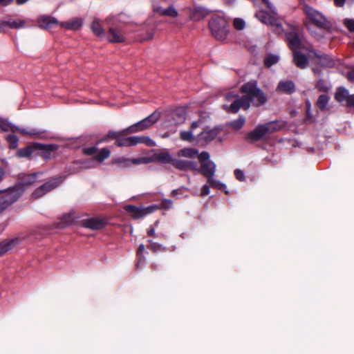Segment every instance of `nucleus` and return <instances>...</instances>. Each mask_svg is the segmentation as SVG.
<instances>
[{
	"instance_id": "1",
	"label": "nucleus",
	"mask_w": 354,
	"mask_h": 354,
	"mask_svg": "<svg viewBox=\"0 0 354 354\" xmlns=\"http://www.w3.org/2000/svg\"><path fill=\"white\" fill-rule=\"evenodd\" d=\"M241 91L245 95L243 97L248 100L249 107L250 102L253 101V104L256 106H261L267 102V97L266 94L257 87L255 82H250L244 84Z\"/></svg>"
},
{
	"instance_id": "2",
	"label": "nucleus",
	"mask_w": 354,
	"mask_h": 354,
	"mask_svg": "<svg viewBox=\"0 0 354 354\" xmlns=\"http://www.w3.org/2000/svg\"><path fill=\"white\" fill-rule=\"evenodd\" d=\"M209 27L212 35L218 40L227 38L229 28L225 18L221 15H214L209 22Z\"/></svg>"
},
{
	"instance_id": "3",
	"label": "nucleus",
	"mask_w": 354,
	"mask_h": 354,
	"mask_svg": "<svg viewBox=\"0 0 354 354\" xmlns=\"http://www.w3.org/2000/svg\"><path fill=\"white\" fill-rule=\"evenodd\" d=\"M226 103L223 104V109L230 113H237L239 110L242 108L244 110L249 109L248 100L243 96H239L237 94L232 92L228 93L225 95Z\"/></svg>"
},
{
	"instance_id": "4",
	"label": "nucleus",
	"mask_w": 354,
	"mask_h": 354,
	"mask_svg": "<svg viewBox=\"0 0 354 354\" xmlns=\"http://www.w3.org/2000/svg\"><path fill=\"white\" fill-rule=\"evenodd\" d=\"M304 12L307 20L321 29H328L330 27V24L324 14L315 8L305 5L304 6Z\"/></svg>"
},
{
	"instance_id": "5",
	"label": "nucleus",
	"mask_w": 354,
	"mask_h": 354,
	"mask_svg": "<svg viewBox=\"0 0 354 354\" xmlns=\"http://www.w3.org/2000/svg\"><path fill=\"white\" fill-rule=\"evenodd\" d=\"M111 138H115V145L118 147H131L140 143L145 144L147 146H155V142L148 136H132L124 138L123 134H111Z\"/></svg>"
},
{
	"instance_id": "6",
	"label": "nucleus",
	"mask_w": 354,
	"mask_h": 354,
	"mask_svg": "<svg viewBox=\"0 0 354 354\" xmlns=\"http://www.w3.org/2000/svg\"><path fill=\"white\" fill-rule=\"evenodd\" d=\"M22 194L20 186L9 188L0 195V214L17 201Z\"/></svg>"
},
{
	"instance_id": "7",
	"label": "nucleus",
	"mask_w": 354,
	"mask_h": 354,
	"mask_svg": "<svg viewBox=\"0 0 354 354\" xmlns=\"http://www.w3.org/2000/svg\"><path fill=\"white\" fill-rule=\"evenodd\" d=\"M160 112L154 111L146 118L127 128L122 133H135L146 131L160 119Z\"/></svg>"
},
{
	"instance_id": "8",
	"label": "nucleus",
	"mask_w": 354,
	"mask_h": 354,
	"mask_svg": "<svg viewBox=\"0 0 354 354\" xmlns=\"http://www.w3.org/2000/svg\"><path fill=\"white\" fill-rule=\"evenodd\" d=\"M290 126L282 120H275L257 126L253 133H272L290 131Z\"/></svg>"
},
{
	"instance_id": "9",
	"label": "nucleus",
	"mask_w": 354,
	"mask_h": 354,
	"mask_svg": "<svg viewBox=\"0 0 354 354\" xmlns=\"http://www.w3.org/2000/svg\"><path fill=\"white\" fill-rule=\"evenodd\" d=\"M174 159L170 153L167 151H161L160 153H155L151 156H144L138 158L134 160L135 163H143L145 165L151 162H160L162 164H171L172 165Z\"/></svg>"
},
{
	"instance_id": "10",
	"label": "nucleus",
	"mask_w": 354,
	"mask_h": 354,
	"mask_svg": "<svg viewBox=\"0 0 354 354\" xmlns=\"http://www.w3.org/2000/svg\"><path fill=\"white\" fill-rule=\"evenodd\" d=\"M186 109L183 107H178L167 114L164 124L166 127L172 129L184 123L186 120Z\"/></svg>"
},
{
	"instance_id": "11",
	"label": "nucleus",
	"mask_w": 354,
	"mask_h": 354,
	"mask_svg": "<svg viewBox=\"0 0 354 354\" xmlns=\"http://www.w3.org/2000/svg\"><path fill=\"white\" fill-rule=\"evenodd\" d=\"M244 140L247 142L255 145L263 149H266L267 146L274 144L270 134H245Z\"/></svg>"
},
{
	"instance_id": "12",
	"label": "nucleus",
	"mask_w": 354,
	"mask_h": 354,
	"mask_svg": "<svg viewBox=\"0 0 354 354\" xmlns=\"http://www.w3.org/2000/svg\"><path fill=\"white\" fill-rule=\"evenodd\" d=\"M62 183L61 178H54L37 188L32 194V196L39 198L51 190L57 187Z\"/></svg>"
},
{
	"instance_id": "13",
	"label": "nucleus",
	"mask_w": 354,
	"mask_h": 354,
	"mask_svg": "<svg viewBox=\"0 0 354 354\" xmlns=\"http://www.w3.org/2000/svg\"><path fill=\"white\" fill-rule=\"evenodd\" d=\"M256 17L263 24H270L273 27L274 30L280 34L283 32V28L281 21L274 17L268 15L263 11H259L256 13Z\"/></svg>"
},
{
	"instance_id": "14",
	"label": "nucleus",
	"mask_w": 354,
	"mask_h": 354,
	"mask_svg": "<svg viewBox=\"0 0 354 354\" xmlns=\"http://www.w3.org/2000/svg\"><path fill=\"white\" fill-rule=\"evenodd\" d=\"M35 155L41 157L47 161L51 158V152L58 149V145L54 144H42L39 142Z\"/></svg>"
},
{
	"instance_id": "15",
	"label": "nucleus",
	"mask_w": 354,
	"mask_h": 354,
	"mask_svg": "<svg viewBox=\"0 0 354 354\" xmlns=\"http://www.w3.org/2000/svg\"><path fill=\"white\" fill-rule=\"evenodd\" d=\"M107 224V222L104 219H102L97 217L84 219L82 221V225L84 227L99 230L103 229Z\"/></svg>"
},
{
	"instance_id": "16",
	"label": "nucleus",
	"mask_w": 354,
	"mask_h": 354,
	"mask_svg": "<svg viewBox=\"0 0 354 354\" xmlns=\"http://www.w3.org/2000/svg\"><path fill=\"white\" fill-rule=\"evenodd\" d=\"M40 147L39 145V142H33L30 144H28L25 147L21 148L17 150L16 153V156L20 158H28L30 159L32 157V155L35 153L37 147Z\"/></svg>"
},
{
	"instance_id": "17",
	"label": "nucleus",
	"mask_w": 354,
	"mask_h": 354,
	"mask_svg": "<svg viewBox=\"0 0 354 354\" xmlns=\"http://www.w3.org/2000/svg\"><path fill=\"white\" fill-rule=\"evenodd\" d=\"M172 165L180 171H195L197 169L198 164L195 161L174 158Z\"/></svg>"
},
{
	"instance_id": "18",
	"label": "nucleus",
	"mask_w": 354,
	"mask_h": 354,
	"mask_svg": "<svg viewBox=\"0 0 354 354\" xmlns=\"http://www.w3.org/2000/svg\"><path fill=\"white\" fill-rule=\"evenodd\" d=\"M216 167V164L213 161H207V162H202L200 168L197 167L196 171L208 179V178L214 176Z\"/></svg>"
},
{
	"instance_id": "19",
	"label": "nucleus",
	"mask_w": 354,
	"mask_h": 354,
	"mask_svg": "<svg viewBox=\"0 0 354 354\" xmlns=\"http://www.w3.org/2000/svg\"><path fill=\"white\" fill-rule=\"evenodd\" d=\"M105 37L109 41L112 43H121L125 40L124 34L120 30L115 28H110Z\"/></svg>"
},
{
	"instance_id": "20",
	"label": "nucleus",
	"mask_w": 354,
	"mask_h": 354,
	"mask_svg": "<svg viewBox=\"0 0 354 354\" xmlns=\"http://www.w3.org/2000/svg\"><path fill=\"white\" fill-rule=\"evenodd\" d=\"M153 11L160 16H166L175 18L178 15V11L173 6H170L167 8H163L160 6L153 5Z\"/></svg>"
},
{
	"instance_id": "21",
	"label": "nucleus",
	"mask_w": 354,
	"mask_h": 354,
	"mask_svg": "<svg viewBox=\"0 0 354 354\" xmlns=\"http://www.w3.org/2000/svg\"><path fill=\"white\" fill-rule=\"evenodd\" d=\"M276 91L281 93L291 94L295 92V86L291 80L280 81L276 88Z\"/></svg>"
},
{
	"instance_id": "22",
	"label": "nucleus",
	"mask_w": 354,
	"mask_h": 354,
	"mask_svg": "<svg viewBox=\"0 0 354 354\" xmlns=\"http://www.w3.org/2000/svg\"><path fill=\"white\" fill-rule=\"evenodd\" d=\"M21 241L19 238L5 239L0 242V257L10 251L14 246L18 245Z\"/></svg>"
},
{
	"instance_id": "23",
	"label": "nucleus",
	"mask_w": 354,
	"mask_h": 354,
	"mask_svg": "<svg viewBox=\"0 0 354 354\" xmlns=\"http://www.w3.org/2000/svg\"><path fill=\"white\" fill-rule=\"evenodd\" d=\"M59 25L66 30L75 31L81 28L83 25V20L81 18H74L68 21L62 22Z\"/></svg>"
},
{
	"instance_id": "24",
	"label": "nucleus",
	"mask_w": 354,
	"mask_h": 354,
	"mask_svg": "<svg viewBox=\"0 0 354 354\" xmlns=\"http://www.w3.org/2000/svg\"><path fill=\"white\" fill-rule=\"evenodd\" d=\"M286 38L287 40L288 41L290 48L292 50H294V52L297 51V49L301 48V41L299 38L297 33H295V32H288L286 35Z\"/></svg>"
},
{
	"instance_id": "25",
	"label": "nucleus",
	"mask_w": 354,
	"mask_h": 354,
	"mask_svg": "<svg viewBox=\"0 0 354 354\" xmlns=\"http://www.w3.org/2000/svg\"><path fill=\"white\" fill-rule=\"evenodd\" d=\"M37 22L39 26L41 28H50L53 25L59 24L56 18L48 15H44L40 17L38 19Z\"/></svg>"
},
{
	"instance_id": "26",
	"label": "nucleus",
	"mask_w": 354,
	"mask_h": 354,
	"mask_svg": "<svg viewBox=\"0 0 354 354\" xmlns=\"http://www.w3.org/2000/svg\"><path fill=\"white\" fill-rule=\"evenodd\" d=\"M209 15V11L203 7H196L191 10L190 19L193 21H200Z\"/></svg>"
},
{
	"instance_id": "27",
	"label": "nucleus",
	"mask_w": 354,
	"mask_h": 354,
	"mask_svg": "<svg viewBox=\"0 0 354 354\" xmlns=\"http://www.w3.org/2000/svg\"><path fill=\"white\" fill-rule=\"evenodd\" d=\"M91 30L95 35L100 38L105 37V31L103 28L100 19L95 18L91 24Z\"/></svg>"
},
{
	"instance_id": "28",
	"label": "nucleus",
	"mask_w": 354,
	"mask_h": 354,
	"mask_svg": "<svg viewBox=\"0 0 354 354\" xmlns=\"http://www.w3.org/2000/svg\"><path fill=\"white\" fill-rule=\"evenodd\" d=\"M124 209L134 219H138L145 216L142 207H139L133 205H127L124 207Z\"/></svg>"
},
{
	"instance_id": "29",
	"label": "nucleus",
	"mask_w": 354,
	"mask_h": 354,
	"mask_svg": "<svg viewBox=\"0 0 354 354\" xmlns=\"http://www.w3.org/2000/svg\"><path fill=\"white\" fill-rule=\"evenodd\" d=\"M293 62L297 67L301 68H306L308 64L306 57L298 51L294 52Z\"/></svg>"
},
{
	"instance_id": "30",
	"label": "nucleus",
	"mask_w": 354,
	"mask_h": 354,
	"mask_svg": "<svg viewBox=\"0 0 354 354\" xmlns=\"http://www.w3.org/2000/svg\"><path fill=\"white\" fill-rule=\"evenodd\" d=\"M0 131L12 132L15 133L19 131L20 133H24L22 130L18 127L11 124L7 120L0 119Z\"/></svg>"
},
{
	"instance_id": "31",
	"label": "nucleus",
	"mask_w": 354,
	"mask_h": 354,
	"mask_svg": "<svg viewBox=\"0 0 354 354\" xmlns=\"http://www.w3.org/2000/svg\"><path fill=\"white\" fill-rule=\"evenodd\" d=\"M198 153V151L193 148H183L178 151V157L194 158Z\"/></svg>"
},
{
	"instance_id": "32",
	"label": "nucleus",
	"mask_w": 354,
	"mask_h": 354,
	"mask_svg": "<svg viewBox=\"0 0 354 354\" xmlns=\"http://www.w3.org/2000/svg\"><path fill=\"white\" fill-rule=\"evenodd\" d=\"M217 134H198L197 144L200 146H204L213 141Z\"/></svg>"
},
{
	"instance_id": "33",
	"label": "nucleus",
	"mask_w": 354,
	"mask_h": 354,
	"mask_svg": "<svg viewBox=\"0 0 354 354\" xmlns=\"http://www.w3.org/2000/svg\"><path fill=\"white\" fill-rule=\"evenodd\" d=\"M245 124V118L243 117H240L238 119L229 122L227 126L228 127L227 130L230 131H239L242 128V127Z\"/></svg>"
},
{
	"instance_id": "34",
	"label": "nucleus",
	"mask_w": 354,
	"mask_h": 354,
	"mask_svg": "<svg viewBox=\"0 0 354 354\" xmlns=\"http://www.w3.org/2000/svg\"><path fill=\"white\" fill-rule=\"evenodd\" d=\"M350 95H349L348 90L341 87L337 90V92L335 93V99L339 102L344 101H346L347 102Z\"/></svg>"
},
{
	"instance_id": "35",
	"label": "nucleus",
	"mask_w": 354,
	"mask_h": 354,
	"mask_svg": "<svg viewBox=\"0 0 354 354\" xmlns=\"http://www.w3.org/2000/svg\"><path fill=\"white\" fill-rule=\"evenodd\" d=\"M317 63L324 67H333L335 61L328 55H322L317 58Z\"/></svg>"
},
{
	"instance_id": "36",
	"label": "nucleus",
	"mask_w": 354,
	"mask_h": 354,
	"mask_svg": "<svg viewBox=\"0 0 354 354\" xmlns=\"http://www.w3.org/2000/svg\"><path fill=\"white\" fill-rule=\"evenodd\" d=\"M138 158H127L124 157H119L115 158L113 160V163L122 165L124 167H130L132 164L133 165H141L142 163H135L133 162L134 160H136Z\"/></svg>"
},
{
	"instance_id": "37",
	"label": "nucleus",
	"mask_w": 354,
	"mask_h": 354,
	"mask_svg": "<svg viewBox=\"0 0 354 354\" xmlns=\"http://www.w3.org/2000/svg\"><path fill=\"white\" fill-rule=\"evenodd\" d=\"M111 152L108 148H103L94 156L93 160L102 162L108 158Z\"/></svg>"
},
{
	"instance_id": "38",
	"label": "nucleus",
	"mask_w": 354,
	"mask_h": 354,
	"mask_svg": "<svg viewBox=\"0 0 354 354\" xmlns=\"http://www.w3.org/2000/svg\"><path fill=\"white\" fill-rule=\"evenodd\" d=\"M26 22V21L24 19H18L3 22V24L8 25L12 28H20L25 26Z\"/></svg>"
},
{
	"instance_id": "39",
	"label": "nucleus",
	"mask_w": 354,
	"mask_h": 354,
	"mask_svg": "<svg viewBox=\"0 0 354 354\" xmlns=\"http://www.w3.org/2000/svg\"><path fill=\"white\" fill-rule=\"evenodd\" d=\"M10 149H17L18 146L19 138L16 134H8L6 138Z\"/></svg>"
},
{
	"instance_id": "40",
	"label": "nucleus",
	"mask_w": 354,
	"mask_h": 354,
	"mask_svg": "<svg viewBox=\"0 0 354 354\" xmlns=\"http://www.w3.org/2000/svg\"><path fill=\"white\" fill-rule=\"evenodd\" d=\"M37 174H38L37 173H32V174L25 175L21 178L22 183L26 185H32V183H34L36 181Z\"/></svg>"
},
{
	"instance_id": "41",
	"label": "nucleus",
	"mask_w": 354,
	"mask_h": 354,
	"mask_svg": "<svg viewBox=\"0 0 354 354\" xmlns=\"http://www.w3.org/2000/svg\"><path fill=\"white\" fill-rule=\"evenodd\" d=\"M207 182L212 187L219 190H224L226 188V185L225 184L215 180L214 177L208 178V179H207Z\"/></svg>"
},
{
	"instance_id": "42",
	"label": "nucleus",
	"mask_w": 354,
	"mask_h": 354,
	"mask_svg": "<svg viewBox=\"0 0 354 354\" xmlns=\"http://www.w3.org/2000/svg\"><path fill=\"white\" fill-rule=\"evenodd\" d=\"M149 245L147 246V248L153 252H162L165 250V248L160 243L149 240Z\"/></svg>"
},
{
	"instance_id": "43",
	"label": "nucleus",
	"mask_w": 354,
	"mask_h": 354,
	"mask_svg": "<svg viewBox=\"0 0 354 354\" xmlns=\"http://www.w3.org/2000/svg\"><path fill=\"white\" fill-rule=\"evenodd\" d=\"M329 97L326 94L321 95L318 100L317 104L321 109H325L327 106L328 102Z\"/></svg>"
},
{
	"instance_id": "44",
	"label": "nucleus",
	"mask_w": 354,
	"mask_h": 354,
	"mask_svg": "<svg viewBox=\"0 0 354 354\" xmlns=\"http://www.w3.org/2000/svg\"><path fill=\"white\" fill-rule=\"evenodd\" d=\"M73 220H74V216H73L72 214H66L64 215H63V216L62 217V219H61V222H62V227H64L66 225H69L73 223Z\"/></svg>"
},
{
	"instance_id": "45",
	"label": "nucleus",
	"mask_w": 354,
	"mask_h": 354,
	"mask_svg": "<svg viewBox=\"0 0 354 354\" xmlns=\"http://www.w3.org/2000/svg\"><path fill=\"white\" fill-rule=\"evenodd\" d=\"M279 60V58L277 56L274 55H268L264 59L265 65L268 67H270L274 64L277 63Z\"/></svg>"
},
{
	"instance_id": "46",
	"label": "nucleus",
	"mask_w": 354,
	"mask_h": 354,
	"mask_svg": "<svg viewBox=\"0 0 354 354\" xmlns=\"http://www.w3.org/2000/svg\"><path fill=\"white\" fill-rule=\"evenodd\" d=\"M233 26L237 30H243L245 27V22L243 19L235 18L233 21Z\"/></svg>"
},
{
	"instance_id": "47",
	"label": "nucleus",
	"mask_w": 354,
	"mask_h": 354,
	"mask_svg": "<svg viewBox=\"0 0 354 354\" xmlns=\"http://www.w3.org/2000/svg\"><path fill=\"white\" fill-rule=\"evenodd\" d=\"M145 247L143 244H140L137 250L136 255L138 258V262L136 264L137 268H138L139 264L145 260V257L142 255V252L145 251Z\"/></svg>"
},
{
	"instance_id": "48",
	"label": "nucleus",
	"mask_w": 354,
	"mask_h": 354,
	"mask_svg": "<svg viewBox=\"0 0 354 354\" xmlns=\"http://www.w3.org/2000/svg\"><path fill=\"white\" fill-rule=\"evenodd\" d=\"M209 153L207 151H202L200 154L198 155V158L200 161L201 165L202 162H207L209 158Z\"/></svg>"
},
{
	"instance_id": "49",
	"label": "nucleus",
	"mask_w": 354,
	"mask_h": 354,
	"mask_svg": "<svg viewBox=\"0 0 354 354\" xmlns=\"http://www.w3.org/2000/svg\"><path fill=\"white\" fill-rule=\"evenodd\" d=\"M316 88L317 89H319V91H326L328 89V86L326 85V84L322 80H319L317 84H316Z\"/></svg>"
},
{
	"instance_id": "50",
	"label": "nucleus",
	"mask_w": 354,
	"mask_h": 354,
	"mask_svg": "<svg viewBox=\"0 0 354 354\" xmlns=\"http://www.w3.org/2000/svg\"><path fill=\"white\" fill-rule=\"evenodd\" d=\"M158 209V207L156 205H150L147 207H142L144 216L151 214Z\"/></svg>"
},
{
	"instance_id": "51",
	"label": "nucleus",
	"mask_w": 354,
	"mask_h": 354,
	"mask_svg": "<svg viewBox=\"0 0 354 354\" xmlns=\"http://www.w3.org/2000/svg\"><path fill=\"white\" fill-rule=\"evenodd\" d=\"M97 151V148L96 147H86L83 149V152L84 154L87 156H92Z\"/></svg>"
},
{
	"instance_id": "52",
	"label": "nucleus",
	"mask_w": 354,
	"mask_h": 354,
	"mask_svg": "<svg viewBox=\"0 0 354 354\" xmlns=\"http://www.w3.org/2000/svg\"><path fill=\"white\" fill-rule=\"evenodd\" d=\"M182 140L194 142L196 138L194 134H180Z\"/></svg>"
},
{
	"instance_id": "53",
	"label": "nucleus",
	"mask_w": 354,
	"mask_h": 354,
	"mask_svg": "<svg viewBox=\"0 0 354 354\" xmlns=\"http://www.w3.org/2000/svg\"><path fill=\"white\" fill-rule=\"evenodd\" d=\"M234 176L239 181H243L245 179V175L242 170L236 169L234 170Z\"/></svg>"
},
{
	"instance_id": "54",
	"label": "nucleus",
	"mask_w": 354,
	"mask_h": 354,
	"mask_svg": "<svg viewBox=\"0 0 354 354\" xmlns=\"http://www.w3.org/2000/svg\"><path fill=\"white\" fill-rule=\"evenodd\" d=\"M344 24L349 30L354 32V20L353 19H345Z\"/></svg>"
},
{
	"instance_id": "55",
	"label": "nucleus",
	"mask_w": 354,
	"mask_h": 354,
	"mask_svg": "<svg viewBox=\"0 0 354 354\" xmlns=\"http://www.w3.org/2000/svg\"><path fill=\"white\" fill-rule=\"evenodd\" d=\"M306 106H307V109H306V118L305 119V122H311L313 121V118H312V115H311V113H310V104L309 102H308L306 103Z\"/></svg>"
},
{
	"instance_id": "56",
	"label": "nucleus",
	"mask_w": 354,
	"mask_h": 354,
	"mask_svg": "<svg viewBox=\"0 0 354 354\" xmlns=\"http://www.w3.org/2000/svg\"><path fill=\"white\" fill-rule=\"evenodd\" d=\"M172 201L169 199H164L161 203V205L165 209H169L171 207Z\"/></svg>"
},
{
	"instance_id": "57",
	"label": "nucleus",
	"mask_w": 354,
	"mask_h": 354,
	"mask_svg": "<svg viewBox=\"0 0 354 354\" xmlns=\"http://www.w3.org/2000/svg\"><path fill=\"white\" fill-rule=\"evenodd\" d=\"M209 194V187L205 184L202 187L201 196H205Z\"/></svg>"
},
{
	"instance_id": "58",
	"label": "nucleus",
	"mask_w": 354,
	"mask_h": 354,
	"mask_svg": "<svg viewBox=\"0 0 354 354\" xmlns=\"http://www.w3.org/2000/svg\"><path fill=\"white\" fill-rule=\"evenodd\" d=\"M346 104L349 107H354V95H350V97L348 99Z\"/></svg>"
},
{
	"instance_id": "59",
	"label": "nucleus",
	"mask_w": 354,
	"mask_h": 354,
	"mask_svg": "<svg viewBox=\"0 0 354 354\" xmlns=\"http://www.w3.org/2000/svg\"><path fill=\"white\" fill-rule=\"evenodd\" d=\"M147 235L151 237H156L155 229L153 227H150L147 230Z\"/></svg>"
},
{
	"instance_id": "60",
	"label": "nucleus",
	"mask_w": 354,
	"mask_h": 354,
	"mask_svg": "<svg viewBox=\"0 0 354 354\" xmlns=\"http://www.w3.org/2000/svg\"><path fill=\"white\" fill-rule=\"evenodd\" d=\"M201 123V120H199L198 121L192 122V123L191 124L192 130L196 129L198 127L200 126Z\"/></svg>"
},
{
	"instance_id": "61",
	"label": "nucleus",
	"mask_w": 354,
	"mask_h": 354,
	"mask_svg": "<svg viewBox=\"0 0 354 354\" xmlns=\"http://www.w3.org/2000/svg\"><path fill=\"white\" fill-rule=\"evenodd\" d=\"M346 0H334L335 5L337 7H343Z\"/></svg>"
},
{
	"instance_id": "62",
	"label": "nucleus",
	"mask_w": 354,
	"mask_h": 354,
	"mask_svg": "<svg viewBox=\"0 0 354 354\" xmlns=\"http://www.w3.org/2000/svg\"><path fill=\"white\" fill-rule=\"evenodd\" d=\"M348 78L351 82H354V68L348 73Z\"/></svg>"
},
{
	"instance_id": "63",
	"label": "nucleus",
	"mask_w": 354,
	"mask_h": 354,
	"mask_svg": "<svg viewBox=\"0 0 354 354\" xmlns=\"http://www.w3.org/2000/svg\"><path fill=\"white\" fill-rule=\"evenodd\" d=\"M154 33H155V30L153 29L151 30L147 35V37L145 38V39L147 40H151L153 38V36H154Z\"/></svg>"
},
{
	"instance_id": "64",
	"label": "nucleus",
	"mask_w": 354,
	"mask_h": 354,
	"mask_svg": "<svg viewBox=\"0 0 354 354\" xmlns=\"http://www.w3.org/2000/svg\"><path fill=\"white\" fill-rule=\"evenodd\" d=\"M13 0H0V5L6 6L9 5Z\"/></svg>"
}]
</instances>
